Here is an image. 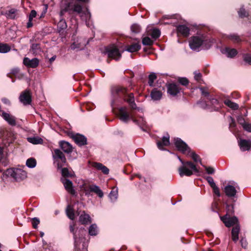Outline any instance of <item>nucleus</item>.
<instances>
[{"label": "nucleus", "mask_w": 251, "mask_h": 251, "mask_svg": "<svg viewBox=\"0 0 251 251\" xmlns=\"http://www.w3.org/2000/svg\"><path fill=\"white\" fill-rule=\"evenodd\" d=\"M66 12L74 17L78 15L82 20L87 22L91 18V14L88 8L83 10L82 6L74 0H62L60 4V16H63Z\"/></svg>", "instance_id": "nucleus-1"}, {"label": "nucleus", "mask_w": 251, "mask_h": 251, "mask_svg": "<svg viewBox=\"0 0 251 251\" xmlns=\"http://www.w3.org/2000/svg\"><path fill=\"white\" fill-rule=\"evenodd\" d=\"M111 93L113 98L111 103L112 107L116 102L124 101L128 103L132 109H137L134 94H128L126 87L120 85L113 86L111 88Z\"/></svg>", "instance_id": "nucleus-2"}, {"label": "nucleus", "mask_w": 251, "mask_h": 251, "mask_svg": "<svg viewBox=\"0 0 251 251\" xmlns=\"http://www.w3.org/2000/svg\"><path fill=\"white\" fill-rule=\"evenodd\" d=\"M121 45L122 43L118 42L117 45L111 44L106 47L105 50L108 57L116 61L119 60L122 57L123 52H121L119 50L123 47Z\"/></svg>", "instance_id": "nucleus-3"}, {"label": "nucleus", "mask_w": 251, "mask_h": 251, "mask_svg": "<svg viewBox=\"0 0 251 251\" xmlns=\"http://www.w3.org/2000/svg\"><path fill=\"white\" fill-rule=\"evenodd\" d=\"M198 104H200L201 106L203 108H213L214 110L218 111L221 107V103L219 101L212 98V96L204 101H198Z\"/></svg>", "instance_id": "nucleus-4"}, {"label": "nucleus", "mask_w": 251, "mask_h": 251, "mask_svg": "<svg viewBox=\"0 0 251 251\" xmlns=\"http://www.w3.org/2000/svg\"><path fill=\"white\" fill-rule=\"evenodd\" d=\"M174 144L177 150L183 154L186 155H189L191 151V148L188 145L179 138H175L174 139Z\"/></svg>", "instance_id": "nucleus-5"}, {"label": "nucleus", "mask_w": 251, "mask_h": 251, "mask_svg": "<svg viewBox=\"0 0 251 251\" xmlns=\"http://www.w3.org/2000/svg\"><path fill=\"white\" fill-rule=\"evenodd\" d=\"M54 162H56L57 168L60 169L66 163L67 160L64 154L59 149H55L52 153Z\"/></svg>", "instance_id": "nucleus-6"}, {"label": "nucleus", "mask_w": 251, "mask_h": 251, "mask_svg": "<svg viewBox=\"0 0 251 251\" xmlns=\"http://www.w3.org/2000/svg\"><path fill=\"white\" fill-rule=\"evenodd\" d=\"M207 40L205 39V37L203 35L201 36H194L190 38L189 46L193 50H199L200 47Z\"/></svg>", "instance_id": "nucleus-7"}, {"label": "nucleus", "mask_w": 251, "mask_h": 251, "mask_svg": "<svg viewBox=\"0 0 251 251\" xmlns=\"http://www.w3.org/2000/svg\"><path fill=\"white\" fill-rule=\"evenodd\" d=\"M118 117L122 121L127 123L128 120L131 118L132 121L137 125H139V120L131 118L127 111V107H121L118 109Z\"/></svg>", "instance_id": "nucleus-8"}, {"label": "nucleus", "mask_w": 251, "mask_h": 251, "mask_svg": "<svg viewBox=\"0 0 251 251\" xmlns=\"http://www.w3.org/2000/svg\"><path fill=\"white\" fill-rule=\"evenodd\" d=\"M167 93L171 96L175 97L181 91L182 88L176 83H169L166 84Z\"/></svg>", "instance_id": "nucleus-9"}, {"label": "nucleus", "mask_w": 251, "mask_h": 251, "mask_svg": "<svg viewBox=\"0 0 251 251\" xmlns=\"http://www.w3.org/2000/svg\"><path fill=\"white\" fill-rule=\"evenodd\" d=\"M19 100L24 105H30L32 102V96L29 90H25L21 92Z\"/></svg>", "instance_id": "nucleus-10"}, {"label": "nucleus", "mask_w": 251, "mask_h": 251, "mask_svg": "<svg viewBox=\"0 0 251 251\" xmlns=\"http://www.w3.org/2000/svg\"><path fill=\"white\" fill-rule=\"evenodd\" d=\"M220 219L221 221L224 223L225 225L227 227H230L232 226L239 225L238 220L235 216L230 217L224 215L221 216Z\"/></svg>", "instance_id": "nucleus-11"}, {"label": "nucleus", "mask_w": 251, "mask_h": 251, "mask_svg": "<svg viewBox=\"0 0 251 251\" xmlns=\"http://www.w3.org/2000/svg\"><path fill=\"white\" fill-rule=\"evenodd\" d=\"M84 191L86 195H89L91 192H94L100 198L103 196V193L99 186L96 185H89L84 188Z\"/></svg>", "instance_id": "nucleus-12"}, {"label": "nucleus", "mask_w": 251, "mask_h": 251, "mask_svg": "<svg viewBox=\"0 0 251 251\" xmlns=\"http://www.w3.org/2000/svg\"><path fill=\"white\" fill-rule=\"evenodd\" d=\"M61 181L63 184L65 190L72 196L76 195V192L73 187L72 181L66 178H61Z\"/></svg>", "instance_id": "nucleus-13"}, {"label": "nucleus", "mask_w": 251, "mask_h": 251, "mask_svg": "<svg viewBox=\"0 0 251 251\" xmlns=\"http://www.w3.org/2000/svg\"><path fill=\"white\" fill-rule=\"evenodd\" d=\"M71 138L75 143L79 146H84L87 144V138L84 135L77 133L72 135Z\"/></svg>", "instance_id": "nucleus-14"}, {"label": "nucleus", "mask_w": 251, "mask_h": 251, "mask_svg": "<svg viewBox=\"0 0 251 251\" xmlns=\"http://www.w3.org/2000/svg\"><path fill=\"white\" fill-rule=\"evenodd\" d=\"M24 64L28 68H36L39 64V60L37 58L30 59L28 57H25L23 60Z\"/></svg>", "instance_id": "nucleus-15"}, {"label": "nucleus", "mask_w": 251, "mask_h": 251, "mask_svg": "<svg viewBox=\"0 0 251 251\" xmlns=\"http://www.w3.org/2000/svg\"><path fill=\"white\" fill-rule=\"evenodd\" d=\"M11 176L17 181H19L20 180H23L26 177V173L20 169H16V170L12 171Z\"/></svg>", "instance_id": "nucleus-16"}, {"label": "nucleus", "mask_w": 251, "mask_h": 251, "mask_svg": "<svg viewBox=\"0 0 251 251\" xmlns=\"http://www.w3.org/2000/svg\"><path fill=\"white\" fill-rule=\"evenodd\" d=\"M18 10L15 8H9L1 11V14L10 19H15L18 14Z\"/></svg>", "instance_id": "nucleus-17"}, {"label": "nucleus", "mask_w": 251, "mask_h": 251, "mask_svg": "<svg viewBox=\"0 0 251 251\" xmlns=\"http://www.w3.org/2000/svg\"><path fill=\"white\" fill-rule=\"evenodd\" d=\"M224 191L227 197L232 198L236 197L237 192L235 188L231 185L226 186L224 188Z\"/></svg>", "instance_id": "nucleus-18"}, {"label": "nucleus", "mask_w": 251, "mask_h": 251, "mask_svg": "<svg viewBox=\"0 0 251 251\" xmlns=\"http://www.w3.org/2000/svg\"><path fill=\"white\" fill-rule=\"evenodd\" d=\"M156 144L159 149L164 150V146H168L170 144L169 135L167 134V136H163L160 140H158Z\"/></svg>", "instance_id": "nucleus-19"}, {"label": "nucleus", "mask_w": 251, "mask_h": 251, "mask_svg": "<svg viewBox=\"0 0 251 251\" xmlns=\"http://www.w3.org/2000/svg\"><path fill=\"white\" fill-rule=\"evenodd\" d=\"M177 32L183 37H187L190 34V29L185 25H179L176 27Z\"/></svg>", "instance_id": "nucleus-20"}, {"label": "nucleus", "mask_w": 251, "mask_h": 251, "mask_svg": "<svg viewBox=\"0 0 251 251\" xmlns=\"http://www.w3.org/2000/svg\"><path fill=\"white\" fill-rule=\"evenodd\" d=\"M238 144L242 151H249L251 148V141L250 140L240 139Z\"/></svg>", "instance_id": "nucleus-21"}, {"label": "nucleus", "mask_w": 251, "mask_h": 251, "mask_svg": "<svg viewBox=\"0 0 251 251\" xmlns=\"http://www.w3.org/2000/svg\"><path fill=\"white\" fill-rule=\"evenodd\" d=\"M1 116L10 125L12 126H15L16 125V118L14 116L11 115L10 114L6 113L4 111H2Z\"/></svg>", "instance_id": "nucleus-22"}, {"label": "nucleus", "mask_w": 251, "mask_h": 251, "mask_svg": "<svg viewBox=\"0 0 251 251\" xmlns=\"http://www.w3.org/2000/svg\"><path fill=\"white\" fill-rule=\"evenodd\" d=\"M141 46L139 43H134L130 45H127L125 47V49L122 50L127 51L129 52H134L139 51L141 49Z\"/></svg>", "instance_id": "nucleus-23"}, {"label": "nucleus", "mask_w": 251, "mask_h": 251, "mask_svg": "<svg viewBox=\"0 0 251 251\" xmlns=\"http://www.w3.org/2000/svg\"><path fill=\"white\" fill-rule=\"evenodd\" d=\"M59 146L64 152L70 153L73 151V147L72 145L68 142L61 141L59 142Z\"/></svg>", "instance_id": "nucleus-24"}, {"label": "nucleus", "mask_w": 251, "mask_h": 251, "mask_svg": "<svg viewBox=\"0 0 251 251\" xmlns=\"http://www.w3.org/2000/svg\"><path fill=\"white\" fill-rule=\"evenodd\" d=\"M222 53L226 54L227 57L233 58L237 54V51L235 49H230L229 47H226L221 50Z\"/></svg>", "instance_id": "nucleus-25"}, {"label": "nucleus", "mask_w": 251, "mask_h": 251, "mask_svg": "<svg viewBox=\"0 0 251 251\" xmlns=\"http://www.w3.org/2000/svg\"><path fill=\"white\" fill-rule=\"evenodd\" d=\"M178 172L181 177L184 176H190L193 174L192 170L188 169L186 166H182L178 169Z\"/></svg>", "instance_id": "nucleus-26"}, {"label": "nucleus", "mask_w": 251, "mask_h": 251, "mask_svg": "<svg viewBox=\"0 0 251 251\" xmlns=\"http://www.w3.org/2000/svg\"><path fill=\"white\" fill-rule=\"evenodd\" d=\"M240 232V226L237 225L233 226L231 230V236L232 240L236 243L239 239V233Z\"/></svg>", "instance_id": "nucleus-27"}, {"label": "nucleus", "mask_w": 251, "mask_h": 251, "mask_svg": "<svg viewBox=\"0 0 251 251\" xmlns=\"http://www.w3.org/2000/svg\"><path fill=\"white\" fill-rule=\"evenodd\" d=\"M162 96V92L160 90H158L157 88H154L151 93V96L153 100H160Z\"/></svg>", "instance_id": "nucleus-28"}, {"label": "nucleus", "mask_w": 251, "mask_h": 251, "mask_svg": "<svg viewBox=\"0 0 251 251\" xmlns=\"http://www.w3.org/2000/svg\"><path fill=\"white\" fill-rule=\"evenodd\" d=\"M94 167L97 170L101 171V172L105 175L109 174V169L100 163L95 162L94 164Z\"/></svg>", "instance_id": "nucleus-29"}, {"label": "nucleus", "mask_w": 251, "mask_h": 251, "mask_svg": "<svg viewBox=\"0 0 251 251\" xmlns=\"http://www.w3.org/2000/svg\"><path fill=\"white\" fill-rule=\"evenodd\" d=\"M232 201L233 203L231 204L227 203L226 202V213L225 215H227V216H230L234 214V203L235 202V200L232 199Z\"/></svg>", "instance_id": "nucleus-30"}, {"label": "nucleus", "mask_w": 251, "mask_h": 251, "mask_svg": "<svg viewBox=\"0 0 251 251\" xmlns=\"http://www.w3.org/2000/svg\"><path fill=\"white\" fill-rule=\"evenodd\" d=\"M79 220L82 225H87L88 223L91 222L90 216L86 214L84 211L82 212V214L80 215Z\"/></svg>", "instance_id": "nucleus-31"}, {"label": "nucleus", "mask_w": 251, "mask_h": 251, "mask_svg": "<svg viewBox=\"0 0 251 251\" xmlns=\"http://www.w3.org/2000/svg\"><path fill=\"white\" fill-rule=\"evenodd\" d=\"M73 238L74 239V251H81L80 248V244L81 243L80 238H77L76 234H74V236H73ZM83 251H88L87 249Z\"/></svg>", "instance_id": "nucleus-32"}, {"label": "nucleus", "mask_w": 251, "mask_h": 251, "mask_svg": "<svg viewBox=\"0 0 251 251\" xmlns=\"http://www.w3.org/2000/svg\"><path fill=\"white\" fill-rule=\"evenodd\" d=\"M67 27V25L65 20L64 19H61L57 25L58 32L60 34H62Z\"/></svg>", "instance_id": "nucleus-33"}, {"label": "nucleus", "mask_w": 251, "mask_h": 251, "mask_svg": "<svg viewBox=\"0 0 251 251\" xmlns=\"http://www.w3.org/2000/svg\"><path fill=\"white\" fill-rule=\"evenodd\" d=\"M27 140L28 142L34 145L42 144L43 143V140L39 137H28Z\"/></svg>", "instance_id": "nucleus-34"}, {"label": "nucleus", "mask_w": 251, "mask_h": 251, "mask_svg": "<svg viewBox=\"0 0 251 251\" xmlns=\"http://www.w3.org/2000/svg\"><path fill=\"white\" fill-rule=\"evenodd\" d=\"M66 214L68 218L71 220H74L75 218V211L73 208L71 207L70 205H68L66 208Z\"/></svg>", "instance_id": "nucleus-35"}, {"label": "nucleus", "mask_w": 251, "mask_h": 251, "mask_svg": "<svg viewBox=\"0 0 251 251\" xmlns=\"http://www.w3.org/2000/svg\"><path fill=\"white\" fill-rule=\"evenodd\" d=\"M61 174L62 176V178H72L74 176V173L70 172L67 168H62Z\"/></svg>", "instance_id": "nucleus-36"}, {"label": "nucleus", "mask_w": 251, "mask_h": 251, "mask_svg": "<svg viewBox=\"0 0 251 251\" xmlns=\"http://www.w3.org/2000/svg\"><path fill=\"white\" fill-rule=\"evenodd\" d=\"M199 89L201 91L202 96L204 97L201 101H204L205 100H207L211 96L206 88L201 86L199 87Z\"/></svg>", "instance_id": "nucleus-37"}, {"label": "nucleus", "mask_w": 251, "mask_h": 251, "mask_svg": "<svg viewBox=\"0 0 251 251\" xmlns=\"http://www.w3.org/2000/svg\"><path fill=\"white\" fill-rule=\"evenodd\" d=\"M225 104L233 110H237L239 108V105L237 103L231 101L229 100H226L224 101Z\"/></svg>", "instance_id": "nucleus-38"}, {"label": "nucleus", "mask_w": 251, "mask_h": 251, "mask_svg": "<svg viewBox=\"0 0 251 251\" xmlns=\"http://www.w3.org/2000/svg\"><path fill=\"white\" fill-rule=\"evenodd\" d=\"M192 158V159L194 160L195 162H200V164L202 165L201 160L199 155L196 154L195 151H193L191 149V151L189 152V155H188Z\"/></svg>", "instance_id": "nucleus-39"}, {"label": "nucleus", "mask_w": 251, "mask_h": 251, "mask_svg": "<svg viewBox=\"0 0 251 251\" xmlns=\"http://www.w3.org/2000/svg\"><path fill=\"white\" fill-rule=\"evenodd\" d=\"M10 50L11 47L7 44L0 43V53H6L9 51Z\"/></svg>", "instance_id": "nucleus-40"}, {"label": "nucleus", "mask_w": 251, "mask_h": 251, "mask_svg": "<svg viewBox=\"0 0 251 251\" xmlns=\"http://www.w3.org/2000/svg\"><path fill=\"white\" fill-rule=\"evenodd\" d=\"M30 50L33 53H37L41 50L40 44L39 43H33L30 46Z\"/></svg>", "instance_id": "nucleus-41"}, {"label": "nucleus", "mask_w": 251, "mask_h": 251, "mask_svg": "<svg viewBox=\"0 0 251 251\" xmlns=\"http://www.w3.org/2000/svg\"><path fill=\"white\" fill-rule=\"evenodd\" d=\"M26 165L29 168H33L36 165V160L34 158H29L26 160Z\"/></svg>", "instance_id": "nucleus-42"}, {"label": "nucleus", "mask_w": 251, "mask_h": 251, "mask_svg": "<svg viewBox=\"0 0 251 251\" xmlns=\"http://www.w3.org/2000/svg\"><path fill=\"white\" fill-rule=\"evenodd\" d=\"M177 82L182 86H187L189 83V80L185 77H179L177 78Z\"/></svg>", "instance_id": "nucleus-43"}, {"label": "nucleus", "mask_w": 251, "mask_h": 251, "mask_svg": "<svg viewBox=\"0 0 251 251\" xmlns=\"http://www.w3.org/2000/svg\"><path fill=\"white\" fill-rule=\"evenodd\" d=\"M238 13L239 14V17L241 18L249 17L250 16V15L248 13V12L243 7H241L240 8L239 11H238Z\"/></svg>", "instance_id": "nucleus-44"}, {"label": "nucleus", "mask_w": 251, "mask_h": 251, "mask_svg": "<svg viewBox=\"0 0 251 251\" xmlns=\"http://www.w3.org/2000/svg\"><path fill=\"white\" fill-rule=\"evenodd\" d=\"M89 233L92 236H95L97 234V226L96 225L93 224L90 226L89 228Z\"/></svg>", "instance_id": "nucleus-45"}, {"label": "nucleus", "mask_w": 251, "mask_h": 251, "mask_svg": "<svg viewBox=\"0 0 251 251\" xmlns=\"http://www.w3.org/2000/svg\"><path fill=\"white\" fill-rule=\"evenodd\" d=\"M148 78H149L148 84L150 86L152 87L153 86L154 81L157 78V76L155 73H151L149 75Z\"/></svg>", "instance_id": "nucleus-46"}, {"label": "nucleus", "mask_w": 251, "mask_h": 251, "mask_svg": "<svg viewBox=\"0 0 251 251\" xmlns=\"http://www.w3.org/2000/svg\"><path fill=\"white\" fill-rule=\"evenodd\" d=\"M161 35V31L158 28H154L153 29L151 33V36L154 39H156L160 37Z\"/></svg>", "instance_id": "nucleus-47"}, {"label": "nucleus", "mask_w": 251, "mask_h": 251, "mask_svg": "<svg viewBox=\"0 0 251 251\" xmlns=\"http://www.w3.org/2000/svg\"><path fill=\"white\" fill-rule=\"evenodd\" d=\"M118 196V188L113 187L109 194V197L111 200H116Z\"/></svg>", "instance_id": "nucleus-48"}, {"label": "nucleus", "mask_w": 251, "mask_h": 251, "mask_svg": "<svg viewBox=\"0 0 251 251\" xmlns=\"http://www.w3.org/2000/svg\"><path fill=\"white\" fill-rule=\"evenodd\" d=\"M131 30L134 33H138L141 30V26L137 24H133L130 27Z\"/></svg>", "instance_id": "nucleus-49"}, {"label": "nucleus", "mask_w": 251, "mask_h": 251, "mask_svg": "<svg viewBox=\"0 0 251 251\" xmlns=\"http://www.w3.org/2000/svg\"><path fill=\"white\" fill-rule=\"evenodd\" d=\"M142 43L144 45L151 46L153 44V42L149 37H145L142 39Z\"/></svg>", "instance_id": "nucleus-50"}, {"label": "nucleus", "mask_w": 251, "mask_h": 251, "mask_svg": "<svg viewBox=\"0 0 251 251\" xmlns=\"http://www.w3.org/2000/svg\"><path fill=\"white\" fill-rule=\"evenodd\" d=\"M31 223L33 228L34 229H36L37 228L38 225L40 223V220L37 218H33L31 220Z\"/></svg>", "instance_id": "nucleus-51"}, {"label": "nucleus", "mask_w": 251, "mask_h": 251, "mask_svg": "<svg viewBox=\"0 0 251 251\" xmlns=\"http://www.w3.org/2000/svg\"><path fill=\"white\" fill-rule=\"evenodd\" d=\"M244 60L248 63L249 64L251 65V54L249 53H245L243 55Z\"/></svg>", "instance_id": "nucleus-52"}, {"label": "nucleus", "mask_w": 251, "mask_h": 251, "mask_svg": "<svg viewBox=\"0 0 251 251\" xmlns=\"http://www.w3.org/2000/svg\"><path fill=\"white\" fill-rule=\"evenodd\" d=\"M19 72V69L14 68L11 70V72L9 74L11 75L12 76H14V77H18V78H20V77L18 76Z\"/></svg>", "instance_id": "nucleus-53"}, {"label": "nucleus", "mask_w": 251, "mask_h": 251, "mask_svg": "<svg viewBox=\"0 0 251 251\" xmlns=\"http://www.w3.org/2000/svg\"><path fill=\"white\" fill-rule=\"evenodd\" d=\"M230 118L231 119V122L229 124V128L231 131H233L234 129H235L236 125L235 121V120L234 119V118H233L231 117H230Z\"/></svg>", "instance_id": "nucleus-54"}, {"label": "nucleus", "mask_w": 251, "mask_h": 251, "mask_svg": "<svg viewBox=\"0 0 251 251\" xmlns=\"http://www.w3.org/2000/svg\"><path fill=\"white\" fill-rule=\"evenodd\" d=\"M205 178L207 181L208 183H209L211 188L216 185V184L214 182V180L212 177L210 176H207L205 177Z\"/></svg>", "instance_id": "nucleus-55"}, {"label": "nucleus", "mask_w": 251, "mask_h": 251, "mask_svg": "<svg viewBox=\"0 0 251 251\" xmlns=\"http://www.w3.org/2000/svg\"><path fill=\"white\" fill-rule=\"evenodd\" d=\"M206 171V172L209 175H212L214 173L215 169L211 167H207L205 165H202Z\"/></svg>", "instance_id": "nucleus-56"}, {"label": "nucleus", "mask_w": 251, "mask_h": 251, "mask_svg": "<svg viewBox=\"0 0 251 251\" xmlns=\"http://www.w3.org/2000/svg\"><path fill=\"white\" fill-rule=\"evenodd\" d=\"M238 123L243 127L244 125H246L247 123H246L245 121L244 117L242 116H239L238 117L237 119Z\"/></svg>", "instance_id": "nucleus-57"}, {"label": "nucleus", "mask_w": 251, "mask_h": 251, "mask_svg": "<svg viewBox=\"0 0 251 251\" xmlns=\"http://www.w3.org/2000/svg\"><path fill=\"white\" fill-rule=\"evenodd\" d=\"M213 193L217 195V197H220L221 194L219 188L216 185L212 187Z\"/></svg>", "instance_id": "nucleus-58"}, {"label": "nucleus", "mask_w": 251, "mask_h": 251, "mask_svg": "<svg viewBox=\"0 0 251 251\" xmlns=\"http://www.w3.org/2000/svg\"><path fill=\"white\" fill-rule=\"evenodd\" d=\"M240 243H241V246L243 248H244L245 249L247 248L248 242L245 239L242 238L240 240Z\"/></svg>", "instance_id": "nucleus-59"}, {"label": "nucleus", "mask_w": 251, "mask_h": 251, "mask_svg": "<svg viewBox=\"0 0 251 251\" xmlns=\"http://www.w3.org/2000/svg\"><path fill=\"white\" fill-rule=\"evenodd\" d=\"M243 128L246 131L251 132V123H247L246 125H244Z\"/></svg>", "instance_id": "nucleus-60"}, {"label": "nucleus", "mask_w": 251, "mask_h": 251, "mask_svg": "<svg viewBox=\"0 0 251 251\" xmlns=\"http://www.w3.org/2000/svg\"><path fill=\"white\" fill-rule=\"evenodd\" d=\"M194 74H195L194 78H195V80H196L197 81L200 82L201 80V78L202 77L201 74L200 73L195 72Z\"/></svg>", "instance_id": "nucleus-61"}, {"label": "nucleus", "mask_w": 251, "mask_h": 251, "mask_svg": "<svg viewBox=\"0 0 251 251\" xmlns=\"http://www.w3.org/2000/svg\"><path fill=\"white\" fill-rule=\"evenodd\" d=\"M37 12L35 10H32L28 15V19L33 20V18L36 16Z\"/></svg>", "instance_id": "nucleus-62"}, {"label": "nucleus", "mask_w": 251, "mask_h": 251, "mask_svg": "<svg viewBox=\"0 0 251 251\" xmlns=\"http://www.w3.org/2000/svg\"><path fill=\"white\" fill-rule=\"evenodd\" d=\"M193 164H194V163L191 161H184L182 165H183V166H188L191 168L192 167V165Z\"/></svg>", "instance_id": "nucleus-63"}, {"label": "nucleus", "mask_w": 251, "mask_h": 251, "mask_svg": "<svg viewBox=\"0 0 251 251\" xmlns=\"http://www.w3.org/2000/svg\"><path fill=\"white\" fill-rule=\"evenodd\" d=\"M193 164H194V163L191 161H184L182 165H183V166H188L191 168L192 167V165Z\"/></svg>", "instance_id": "nucleus-64"}]
</instances>
